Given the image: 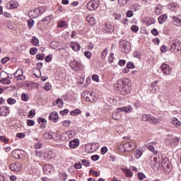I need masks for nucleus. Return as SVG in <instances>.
Masks as SVG:
<instances>
[{"mask_svg": "<svg viewBox=\"0 0 181 181\" xmlns=\"http://www.w3.org/2000/svg\"><path fill=\"white\" fill-rule=\"evenodd\" d=\"M115 90L122 95H127L131 93V88L128 84V79H119L115 85Z\"/></svg>", "mask_w": 181, "mask_h": 181, "instance_id": "1", "label": "nucleus"}, {"mask_svg": "<svg viewBox=\"0 0 181 181\" xmlns=\"http://www.w3.org/2000/svg\"><path fill=\"white\" fill-rule=\"evenodd\" d=\"M45 11H46V7L45 6H40L38 7L34 10H31L28 12V16L30 18H39L40 15L42 13H45Z\"/></svg>", "mask_w": 181, "mask_h": 181, "instance_id": "2", "label": "nucleus"}, {"mask_svg": "<svg viewBox=\"0 0 181 181\" xmlns=\"http://www.w3.org/2000/svg\"><path fill=\"white\" fill-rule=\"evenodd\" d=\"M83 97L86 101L89 103H94V101H97V94L94 92L86 90L83 93Z\"/></svg>", "mask_w": 181, "mask_h": 181, "instance_id": "3", "label": "nucleus"}, {"mask_svg": "<svg viewBox=\"0 0 181 181\" xmlns=\"http://www.w3.org/2000/svg\"><path fill=\"white\" fill-rule=\"evenodd\" d=\"M180 139L179 137H174L172 135H168L165 139V143L168 146H177L179 144Z\"/></svg>", "mask_w": 181, "mask_h": 181, "instance_id": "4", "label": "nucleus"}, {"mask_svg": "<svg viewBox=\"0 0 181 181\" xmlns=\"http://www.w3.org/2000/svg\"><path fill=\"white\" fill-rule=\"evenodd\" d=\"M161 168H163L165 173H169V172H170V170H172V165H170V163H169V160H168V158H162Z\"/></svg>", "mask_w": 181, "mask_h": 181, "instance_id": "5", "label": "nucleus"}, {"mask_svg": "<svg viewBox=\"0 0 181 181\" xmlns=\"http://www.w3.org/2000/svg\"><path fill=\"white\" fill-rule=\"evenodd\" d=\"M100 5V0H90L86 5L87 9L89 11H95Z\"/></svg>", "mask_w": 181, "mask_h": 181, "instance_id": "6", "label": "nucleus"}, {"mask_svg": "<svg viewBox=\"0 0 181 181\" xmlns=\"http://www.w3.org/2000/svg\"><path fill=\"white\" fill-rule=\"evenodd\" d=\"M76 136V132L74 131H68L66 132H64L62 134V140L67 142L71 138H74Z\"/></svg>", "mask_w": 181, "mask_h": 181, "instance_id": "7", "label": "nucleus"}, {"mask_svg": "<svg viewBox=\"0 0 181 181\" xmlns=\"http://www.w3.org/2000/svg\"><path fill=\"white\" fill-rule=\"evenodd\" d=\"M120 148H124V151L129 152L134 151L136 148V144L134 142H128L124 144H121Z\"/></svg>", "mask_w": 181, "mask_h": 181, "instance_id": "8", "label": "nucleus"}, {"mask_svg": "<svg viewBox=\"0 0 181 181\" xmlns=\"http://www.w3.org/2000/svg\"><path fill=\"white\" fill-rule=\"evenodd\" d=\"M180 42L179 40H172L170 50L173 53H177V52H179V46H180Z\"/></svg>", "mask_w": 181, "mask_h": 181, "instance_id": "9", "label": "nucleus"}, {"mask_svg": "<svg viewBox=\"0 0 181 181\" xmlns=\"http://www.w3.org/2000/svg\"><path fill=\"white\" fill-rule=\"evenodd\" d=\"M151 161L150 163V165L153 169H159L160 168L162 163H160L159 158L158 157H154L152 160V158H151Z\"/></svg>", "mask_w": 181, "mask_h": 181, "instance_id": "10", "label": "nucleus"}, {"mask_svg": "<svg viewBox=\"0 0 181 181\" xmlns=\"http://www.w3.org/2000/svg\"><path fill=\"white\" fill-rule=\"evenodd\" d=\"M13 76L18 81H23L25 80V76H23V69H18L14 74Z\"/></svg>", "mask_w": 181, "mask_h": 181, "instance_id": "11", "label": "nucleus"}, {"mask_svg": "<svg viewBox=\"0 0 181 181\" xmlns=\"http://www.w3.org/2000/svg\"><path fill=\"white\" fill-rule=\"evenodd\" d=\"M12 172H21L22 170V164L21 163H13L10 165Z\"/></svg>", "mask_w": 181, "mask_h": 181, "instance_id": "12", "label": "nucleus"}, {"mask_svg": "<svg viewBox=\"0 0 181 181\" xmlns=\"http://www.w3.org/2000/svg\"><path fill=\"white\" fill-rule=\"evenodd\" d=\"M161 70L163 74H166L167 76H169L172 73V68L168 64H163L161 65Z\"/></svg>", "mask_w": 181, "mask_h": 181, "instance_id": "13", "label": "nucleus"}, {"mask_svg": "<svg viewBox=\"0 0 181 181\" xmlns=\"http://www.w3.org/2000/svg\"><path fill=\"white\" fill-rule=\"evenodd\" d=\"M43 170L45 175H51L54 172V168L52 165H45L43 166Z\"/></svg>", "mask_w": 181, "mask_h": 181, "instance_id": "14", "label": "nucleus"}, {"mask_svg": "<svg viewBox=\"0 0 181 181\" xmlns=\"http://www.w3.org/2000/svg\"><path fill=\"white\" fill-rule=\"evenodd\" d=\"M80 145V140L78 139H74L72 141H69V146L71 149H76V148H78Z\"/></svg>", "mask_w": 181, "mask_h": 181, "instance_id": "15", "label": "nucleus"}, {"mask_svg": "<svg viewBox=\"0 0 181 181\" xmlns=\"http://www.w3.org/2000/svg\"><path fill=\"white\" fill-rule=\"evenodd\" d=\"M9 107L6 106L1 107L0 108V116L1 117H8L9 115Z\"/></svg>", "mask_w": 181, "mask_h": 181, "instance_id": "16", "label": "nucleus"}, {"mask_svg": "<svg viewBox=\"0 0 181 181\" xmlns=\"http://www.w3.org/2000/svg\"><path fill=\"white\" fill-rule=\"evenodd\" d=\"M49 119L52 122H57L59 121V113L57 112H52L49 115Z\"/></svg>", "mask_w": 181, "mask_h": 181, "instance_id": "17", "label": "nucleus"}, {"mask_svg": "<svg viewBox=\"0 0 181 181\" xmlns=\"http://www.w3.org/2000/svg\"><path fill=\"white\" fill-rule=\"evenodd\" d=\"M117 111H123L124 112H126V114H129L134 111V108L132 107V105H129L118 108Z\"/></svg>", "mask_w": 181, "mask_h": 181, "instance_id": "18", "label": "nucleus"}, {"mask_svg": "<svg viewBox=\"0 0 181 181\" xmlns=\"http://www.w3.org/2000/svg\"><path fill=\"white\" fill-rule=\"evenodd\" d=\"M55 156L56 155L50 151H47L44 153V159L46 160H50V159H53Z\"/></svg>", "mask_w": 181, "mask_h": 181, "instance_id": "19", "label": "nucleus"}, {"mask_svg": "<svg viewBox=\"0 0 181 181\" xmlns=\"http://www.w3.org/2000/svg\"><path fill=\"white\" fill-rule=\"evenodd\" d=\"M121 112H122L118 110V109H117L116 111L113 112L112 115L113 119H115L116 121H119V119H121V118L122 117V115H121Z\"/></svg>", "mask_w": 181, "mask_h": 181, "instance_id": "20", "label": "nucleus"}, {"mask_svg": "<svg viewBox=\"0 0 181 181\" xmlns=\"http://www.w3.org/2000/svg\"><path fill=\"white\" fill-rule=\"evenodd\" d=\"M148 122H150V124H160V122H162V118L160 117L156 118L155 117L151 115L150 120L148 121Z\"/></svg>", "mask_w": 181, "mask_h": 181, "instance_id": "21", "label": "nucleus"}, {"mask_svg": "<svg viewBox=\"0 0 181 181\" xmlns=\"http://www.w3.org/2000/svg\"><path fill=\"white\" fill-rule=\"evenodd\" d=\"M154 12L156 15H161L163 12V6L158 4L154 8Z\"/></svg>", "mask_w": 181, "mask_h": 181, "instance_id": "22", "label": "nucleus"}, {"mask_svg": "<svg viewBox=\"0 0 181 181\" xmlns=\"http://www.w3.org/2000/svg\"><path fill=\"white\" fill-rule=\"evenodd\" d=\"M145 148H148V151L156 155L158 153V150L155 149V146H152L151 144H146L144 145Z\"/></svg>", "mask_w": 181, "mask_h": 181, "instance_id": "23", "label": "nucleus"}, {"mask_svg": "<svg viewBox=\"0 0 181 181\" xmlns=\"http://www.w3.org/2000/svg\"><path fill=\"white\" fill-rule=\"evenodd\" d=\"M171 124L175 127V128H179L181 125V122L180 120H178L176 117H173L171 119Z\"/></svg>", "mask_w": 181, "mask_h": 181, "instance_id": "24", "label": "nucleus"}, {"mask_svg": "<svg viewBox=\"0 0 181 181\" xmlns=\"http://www.w3.org/2000/svg\"><path fill=\"white\" fill-rule=\"evenodd\" d=\"M168 19V15L163 14L158 17V22L160 25H163L165 22H166V20Z\"/></svg>", "mask_w": 181, "mask_h": 181, "instance_id": "25", "label": "nucleus"}, {"mask_svg": "<svg viewBox=\"0 0 181 181\" xmlns=\"http://www.w3.org/2000/svg\"><path fill=\"white\" fill-rule=\"evenodd\" d=\"M51 49H54V50H57V49H60V43L57 41H52L50 43Z\"/></svg>", "mask_w": 181, "mask_h": 181, "instance_id": "26", "label": "nucleus"}, {"mask_svg": "<svg viewBox=\"0 0 181 181\" xmlns=\"http://www.w3.org/2000/svg\"><path fill=\"white\" fill-rule=\"evenodd\" d=\"M159 83V81H156L154 82H153L151 84V90L153 91H155V93H157L158 92V88H159V86H158V84Z\"/></svg>", "mask_w": 181, "mask_h": 181, "instance_id": "27", "label": "nucleus"}, {"mask_svg": "<svg viewBox=\"0 0 181 181\" xmlns=\"http://www.w3.org/2000/svg\"><path fill=\"white\" fill-rule=\"evenodd\" d=\"M71 47L74 50V52H78L81 47L80 46V44L77 42H71Z\"/></svg>", "mask_w": 181, "mask_h": 181, "instance_id": "28", "label": "nucleus"}, {"mask_svg": "<svg viewBox=\"0 0 181 181\" xmlns=\"http://www.w3.org/2000/svg\"><path fill=\"white\" fill-rule=\"evenodd\" d=\"M71 65L74 69H75V70H78V69H81V64L77 61H73L71 63Z\"/></svg>", "mask_w": 181, "mask_h": 181, "instance_id": "29", "label": "nucleus"}, {"mask_svg": "<svg viewBox=\"0 0 181 181\" xmlns=\"http://www.w3.org/2000/svg\"><path fill=\"white\" fill-rule=\"evenodd\" d=\"M86 21L90 25L95 24V18H94L93 16H88L86 17Z\"/></svg>", "mask_w": 181, "mask_h": 181, "instance_id": "30", "label": "nucleus"}, {"mask_svg": "<svg viewBox=\"0 0 181 181\" xmlns=\"http://www.w3.org/2000/svg\"><path fill=\"white\" fill-rule=\"evenodd\" d=\"M170 9L173 12H176L179 9V4L177 3H173L170 4Z\"/></svg>", "mask_w": 181, "mask_h": 181, "instance_id": "31", "label": "nucleus"}, {"mask_svg": "<svg viewBox=\"0 0 181 181\" xmlns=\"http://www.w3.org/2000/svg\"><path fill=\"white\" fill-rule=\"evenodd\" d=\"M12 156L15 159H21V151L15 150L12 152Z\"/></svg>", "mask_w": 181, "mask_h": 181, "instance_id": "32", "label": "nucleus"}, {"mask_svg": "<svg viewBox=\"0 0 181 181\" xmlns=\"http://www.w3.org/2000/svg\"><path fill=\"white\" fill-rule=\"evenodd\" d=\"M59 177L60 180L66 181L67 180V177H69V175L66 173H59Z\"/></svg>", "mask_w": 181, "mask_h": 181, "instance_id": "33", "label": "nucleus"}, {"mask_svg": "<svg viewBox=\"0 0 181 181\" xmlns=\"http://www.w3.org/2000/svg\"><path fill=\"white\" fill-rule=\"evenodd\" d=\"M150 118H151V115L143 114L141 115V121H144V122H149Z\"/></svg>", "mask_w": 181, "mask_h": 181, "instance_id": "34", "label": "nucleus"}, {"mask_svg": "<svg viewBox=\"0 0 181 181\" xmlns=\"http://www.w3.org/2000/svg\"><path fill=\"white\" fill-rule=\"evenodd\" d=\"M173 25L175 26H179L180 22V16H173Z\"/></svg>", "mask_w": 181, "mask_h": 181, "instance_id": "35", "label": "nucleus"}, {"mask_svg": "<svg viewBox=\"0 0 181 181\" xmlns=\"http://www.w3.org/2000/svg\"><path fill=\"white\" fill-rule=\"evenodd\" d=\"M131 9L134 11H139L141 9V4L139 3H135L131 6Z\"/></svg>", "mask_w": 181, "mask_h": 181, "instance_id": "36", "label": "nucleus"}, {"mask_svg": "<svg viewBox=\"0 0 181 181\" xmlns=\"http://www.w3.org/2000/svg\"><path fill=\"white\" fill-rule=\"evenodd\" d=\"M52 139H54L55 141H60V139H62V136L57 133L52 132Z\"/></svg>", "mask_w": 181, "mask_h": 181, "instance_id": "37", "label": "nucleus"}, {"mask_svg": "<svg viewBox=\"0 0 181 181\" xmlns=\"http://www.w3.org/2000/svg\"><path fill=\"white\" fill-rule=\"evenodd\" d=\"M10 9H15L18 8V1H12L8 4Z\"/></svg>", "mask_w": 181, "mask_h": 181, "instance_id": "38", "label": "nucleus"}, {"mask_svg": "<svg viewBox=\"0 0 181 181\" xmlns=\"http://www.w3.org/2000/svg\"><path fill=\"white\" fill-rule=\"evenodd\" d=\"M142 151L139 150V149H136L134 151V158H136V159H139L141 158V156H142Z\"/></svg>", "mask_w": 181, "mask_h": 181, "instance_id": "39", "label": "nucleus"}, {"mask_svg": "<svg viewBox=\"0 0 181 181\" xmlns=\"http://www.w3.org/2000/svg\"><path fill=\"white\" fill-rule=\"evenodd\" d=\"M31 43H32V45H33L34 46H36V47L39 46V43H40V42H39V39H37V37L33 36V37H32V40H31Z\"/></svg>", "mask_w": 181, "mask_h": 181, "instance_id": "40", "label": "nucleus"}, {"mask_svg": "<svg viewBox=\"0 0 181 181\" xmlns=\"http://www.w3.org/2000/svg\"><path fill=\"white\" fill-rule=\"evenodd\" d=\"M70 114L73 117H75L76 115H78L81 114V110H80L78 109H76L74 110L71 111Z\"/></svg>", "mask_w": 181, "mask_h": 181, "instance_id": "41", "label": "nucleus"}, {"mask_svg": "<svg viewBox=\"0 0 181 181\" xmlns=\"http://www.w3.org/2000/svg\"><path fill=\"white\" fill-rule=\"evenodd\" d=\"M66 26H67V22L61 21L58 23L57 28H66Z\"/></svg>", "mask_w": 181, "mask_h": 181, "instance_id": "42", "label": "nucleus"}, {"mask_svg": "<svg viewBox=\"0 0 181 181\" xmlns=\"http://www.w3.org/2000/svg\"><path fill=\"white\" fill-rule=\"evenodd\" d=\"M42 138H44V139H52V132H45Z\"/></svg>", "mask_w": 181, "mask_h": 181, "instance_id": "43", "label": "nucleus"}, {"mask_svg": "<svg viewBox=\"0 0 181 181\" xmlns=\"http://www.w3.org/2000/svg\"><path fill=\"white\" fill-rule=\"evenodd\" d=\"M28 29H32L33 28V25H35V21L33 19L28 20Z\"/></svg>", "mask_w": 181, "mask_h": 181, "instance_id": "44", "label": "nucleus"}, {"mask_svg": "<svg viewBox=\"0 0 181 181\" xmlns=\"http://www.w3.org/2000/svg\"><path fill=\"white\" fill-rule=\"evenodd\" d=\"M56 105H57V107H59V108H62L63 107V100L58 98L56 101Z\"/></svg>", "mask_w": 181, "mask_h": 181, "instance_id": "45", "label": "nucleus"}, {"mask_svg": "<svg viewBox=\"0 0 181 181\" xmlns=\"http://www.w3.org/2000/svg\"><path fill=\"white\" fill-rule=\"evenodd\" d=\"M7 103L9 104V105H13V104H16V100L9 98L7 99Z\"/></svg>", "mask_w": 181, "mask_h": 181, "instance_id": "46", "label": "nucleus"}, {"mask_svg": "<svg viewBox=\"0 0 181 181\" xmlns=\"http://www.w3.org/2000/svg\"><path fill=\"white\" fill-rule=\"evenodd\" d=\"M124 173L126 176H127V177H132V176H134V174L131 172V170L129 169H126L124 170Z\"/></svg>", "mask_w": 181, "mask_h": 181, "instance_id": "47", "label": "nucleus"}, {"mask_svg": "<svg viewBox=\"0 0 181 181\" xmlns=\"http://www.w3.org/2000/svg\"><path fill=\"white\" fill-rule=\"evenodd\" d=\"M81 163L83 166H87V167L91 166V164L90 163V161H88V160L83 159L81 160Z\"/></svg>", "mask_w": 181, "mask_h": 181, "instance_id": "48", "label": "nucleus"}, {"mask_svg": "<svg viewBox=\"0 0 181 181\" xmlns=\"http://www.w3.org/2000/svg\"><path fill=\"white\" fill-rule=\"evenodd\" d=\"M21 100L23 101H29V95H28L26 93H23L21 95Z\"/></svg>", "mask_w": 181, "mask_h": 181, "instance_id": "49", "label": "nucleus"}, {"mask_svg": "<svg viewBox=\"0 0 181 181\" xmlns=\"http://www.w3.org/2000/svg\"><path fill=\"white\" fill-rule=\"evenodd\" d=\"M128 2H129V0H118V3L121 6H125Z\"/></svg>", "mask_w": 181, "mask_h": 181, "instance_id": "50", "label": "nucleus"}, {"mask_svg": "<svg viewBox=\"0 0 181 181\" xmlns=\"http://www.w3.org/2000/svg\"><path fill=\"white\" fill-rule=\"evenodd\" d=\"M36 115V110H31L29 112L28 118H33Z\"/></svg>", "mask_w": 181, "mask_h": 181, "instance_id": "51", "label": "nucleus"}, {"mask_svg": "<svg viewBox=\"0 0 181 181\" xmlns=\"http://www.w3.org/2000/svg\"><path fill=\"white\" fill-rule=\"evenodd\" d=\"M30 54H32L33 56H35V54H36L37 53V48L36 47H32L30 49Z\"/></svg>", "mask_w": 181, "mask_h": 181, "instance_id": "52", "label": "nucleus"}, {"mask_svg": "<svg viewBox=\"0 0 181 181\" xmlns=\"http://www.w3.org/2000/svg\"><path fill=\"white\" fill-rule=\"evenodd\" d=\"M108 53V49L105 48L102 54H101V57L102 59H105V57H107V54Z\"/></svg>", "mask_w": 181, "mask_h": 181, "instance_id": "53", "label": "nucleus"}, {"mask_svg": "<svg viewBox=\"0 0 181 181\" xmlns=\"http://www.w3.org/2000/svg\"><path fill=\"white\" fill-rule=\"evenodd\" d=\"M38 122L39 124H42V125H46V124L47 123L46 119L42 117L38 118Z\"/></svg>", "mask_w": 181, "mask_h": 181, "instance_id": "54", "label": "nucleus"}, {"mask_svg": "<svg viewBox=\"0 0 181 181\" xmlns=\"http://www.w3.org/2000/svg\"><path fill=\"white\" fill-rule=\"evenodd\" d=\"M8 76V74L5 71H1L0 74V78L1 80H4V78H6V76Z\"/></svg>", "mask_w": 181, "mask_h": 181, "instance_id": "55", "label": "nucleus"}, {"mask_svg": "<svg viewBox=\"0 0 181 181\" xmlns=\"http://www.w3.org/2000/svg\"><path fill=\"white\" fill-rule=\"evenodd\" d=\"M0 82L2 83V84H11V80L8 78L1 79Z\"/></svg>", "mask_w": 181, "mask_h": 181, "instance_id": "56", "label": "nucleus"}, {"mask_svg": "<svg viewBox=\"0 0 181 181\" xmlns=\"http://www.w3.org/2000/svg\"><path fill=\"white\" fill-rule=\"evenodd\" d=\"M50 88H52V85L49 83H47L45 84L44 90H45L46 91H49Z\"/></svg>", "mask_w": 181, "mask_h": 181, "instance_id": "57", "label": "nucleus"}, {"mask_svg": "<svg viewBox=\"0 0 181 181\" xmlns=\"http://www.w3.org/2000/svg\"><path fill=\"white\" fill-rule=\"evenodd\" d=\"M0 141L4 142V144H8L9 139H6L4 136H0Z\"/></svg>", "mask_w": 181, "mask_h": 181, "instance_id": "58", "label": "nucleus"}, {"mask_svg": "<svg viewBox=\"0 0 181 181\" xmlns=\"http://www.w3.org/2000/svg\"><path fill=\"white\" fill-rule=\"evenodd\" d=\"M37 60H43L45 59V54H38L36 55Z\"/></svg>", "mask_w": 181, "mask_h": 181, "instance_id": "59", "label": "nucleus"}, {"mask_svg": "<svg viewBox=\"0 0 181 181\" xmlns=\"http://www.w3.org/2000/svg\"><path fill=\"white\" fill-rule=\"evenodd\" d=\"M35 155L37 158H42V156H43V154L42 153V151H37V150L35 151Z\"/></svg>", "mask_w": 181, "mask_h": 181, "instance_id": "60", "label": "nucleus"}, {"mask_svg": "<svg viewBox=\"0 0 181 181\" xmlns=\"http://www.w3.org/2000/svg\"><path fill=\"white\" fill-rule=\"evenodd\" d=\"M131 30L132 32L136 33L139 30V27H138L137 25H132L131 27Z\"/></svg>", "mask_w": 181, "mask_h": 181, "instance_id": "61", "label": "nucleus"}, {"mask_svg": "<svg viewBox=\"0 0 181 181\" xmlns=\"http://www.w3.org/2000/svg\"><path fill=\"white\" fill-rule=\"evenodd\" d=\"M62 124L64 127H70V124H71V121L64 120Z\"/></svg>", "mask_w": 181, "mask_h": 181, "instance_id": "62", "label": "nucleus"}, {"mask_svg": "<svg viewBox=\"0 0 181 181\" xmlns=\"http://www.w3.org/2000/svg\"><path fill=\"white\" fill-rule=\"evenodd\" d=\"M134 57H136V59H141V54L138 51H135L133 53Z\"/></svg>", "mask_w": 181, "mask_h": 181, "instance_id": "63", "label": "nucleus"}, {"mask_svg": "<svg viewBox=\"0 0 181 181\" xmlns=\"http://www.w3.org/2000/svg\"><path fill=\"white\" fill-rule=\"evenodd\" d=\"M127 69H135V65H134V62H128L127 64Z\"/></svg>", "mask_w": 181, "mask_h": 181, "instance_id": "64", "label": "nucleus"}]
</instances>
